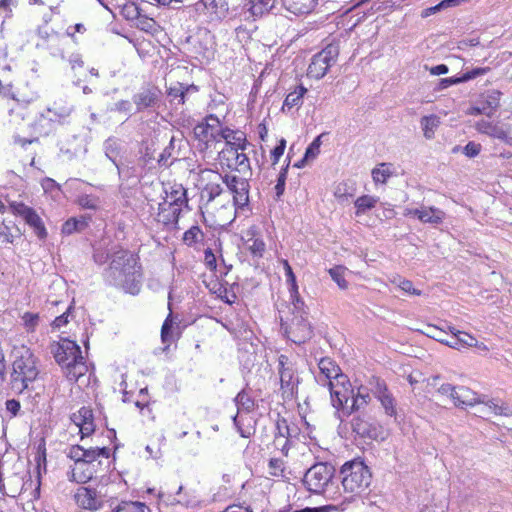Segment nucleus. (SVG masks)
Returning a JSON list of instances; mask_svg holds the SVG:
<instances>
[{
	"instance_id": "44",
	"label": "nucleus",
	"mask_w": 512,
	"mask_h": 512,
	"mask_svg": "<svg viewBox=\"0 0 512 512\" xmlns=\"http://www.w3.org/2000/svg\"><path fill=\"white\" fill-rule=\"evenodd\" d=\"M377 198L370 195H363L356 199L354 202L357 209L356 215L365 213L368 210L373 209L377 204Z\"/></svg>"
},
{
	"instance_id": "36",
	"label": "nucleus",
	"mask_w": 512,
	"mask_h": 512,
	"mask_svg": "<svg viewBox=\"0 0 512 512\" xmlns=\"http://www.w3.org/2000/svg\"><path fill=\"white\" fill-rule=\"evenodd\" d=\"M306 92H307V89L304 86H302V85L297 86L294 91L290 92L286 96L284 103H283L282 110H285L286 108L288 110H290L294 107H300L302 104V98Z\"/></svg>"
},
{
	"instance_id": "31",
	"label": "nucleus",
	"mask_w": 512,
	"mask_h": 512,
	"mask_svg": "<svg viewBox=\"0 0 512 512\" xmlns=\"http://www.w3.org/2000/svg\"><path fill=\"white\" fill-rule=\"evenodd\" d=\"M159 221L166 226L176 225L181 214L180 207L167 206V203H159Z\"/></svg>"
},
{
	"instance_id": "9",
	"label": "nucleus",
	"mask_w": 512,
	"mask_h": 512,
	"mask_svg": "<svg viewBox=\"0 0 512 512\" xmlns=\"http://www.w3.org/2000/svg\"><path fill=\"white\" fill-rule=\"evenodd\" d=\"M218 160L221 166H226L240 174L250 173V161L247 155L243 153L242 148L225 145L218 154Z\"/></svg>"
},
{
	"instance_id": "22",
	"label": "nucleus",
	"mask_w": 512,
	"mask_h": 512,
	"mask_svg": "<svg viewBox=\"0 0 512 512\" xmlns=\"http://www.w3.org/2000/svg\"><path fill=\"white\" fill-rule=\"evenodd\" d=\"M218 124V119L216 117L210 116L206 119L205 122L199 123L194 127L193 133L195 138L205 143L214 140L219 134L217 129Z\"/></svg>"
},
{
	"instance_id": "62",
	"label": "nucleus",
	"mask_w": 512,
	"mask_h": 512,
	"mask_svg": "<svg viewBox=\"0 0 512 512\" xmlns=\"http://www.w3.org/2000/svg\"><path fill=\"white\" fill-rule=\"evenodd\" d=\"M72 309H73V307H72V305H70L63 314L56 317L54 319V321L52 322L53 328L60 329L61 327L67 325L69 323V316H70Z\"/></svg>"
},
{
	"instance_id": "27",
	"label": "nucleus",
	"mask_w": 512,
	"mask_h": 512,
	"mask_svg": "<svg viewBox=\"0 0 512 512\" xmlns=\"http://www.w3.org/2000/svg\"><path fill=\"white\" fill-rule=\"evenodd\" d=\"M95 473V465L79 462V464L71 467V470L68 472V479L72 482L84 484L90 481L95 476Z\"/></svg>"
},
{
	"instance_id": "1",
	"label": "nucleus",
	"mask_w": 512,
	"mask_h": 512,
	"mask_svg": "<svg viewBox=\"0 0 512 512\" xmlns=\"http://www.w3.org/2000/svg\"><path fill=\"white\" fill-rule=\"evenodd\" d=\"M104 276L110 285L120 287L127 293L136 295L140 291L141 266L136 257L126 250H120L113 254Z\"/></svg>"
},
{
	"instance_id": "29",
	"label": "nucleus",
	"mask_w": 512,
	"mask_h": 512,
	"mask_svg": "<svg viewBox=\"0 0 512 512\" xmlns=\"http://www.w3.org/2000/svg\"><path fill=\"white\" fill-rule=\"evenodd\" d=\"M418 217L424 223L439 224L444 219V212L435 207H425L421 209L411 210L409 212Z\"/></svg>"
},
{
	"instance_id": "21",
	"label": "nucleus",
	"mask_w": 512,
	"mask_h": 512,
	"mask_svg": "<svg viewBox=\"0 0 512 512\" xmlns=\"http://www.w3.org/2000/svg\"><path fill=\"white\" fill-rule=\"evenodd\" d=\"M476 129L490 137L499 139L508 145H512L511 130L505 125H499L487 120H480L476 123Z\"/></svg>"
},
{
	"instance_id": "2",
	"label": "nucleus",
	"mask_w": 512,
	"mask_h": 512,
	"mask_svg": "<svg viewBox=\"0 0 512 512\" xmlns=\"http://www.w3.org/2000/svg\"><path fill=\"white\" fill-rule=\"evenodd\" d=\"M50 351L55 361L64 369L69 381H77L85 375L87 366L81 353L80 346L72 340L62 338L50 345Z\"/></svg>"
},
{
	"instance_id": "4",
	"label": "nucleus",
	"mask_w": 512,
	"mask_h": 512,
	"mask_svg": "<svg viewBox=\"0 0 512 512\" xmlns=\"http://www.w3.org/2000/svg\"><path fill=\"white\" fill-rule=\"evenodd\" d=\"M12 364L10 385L13 391L22 393L29 389L39 375L37 358L29 348L23 347Z\"/></svg>"
},
{
	"instance_id": "25",
	"label": "nucleus",
	"mask_w": 512,
	"mask_h": 512,
	"mask_svg": "<svg viewBox=\"0 0 512 512\" xmlns=\"http://www.w3.org/2000/svg\"><path fill=\"white\" fill-rule=\"evenodd\" d=\"M166 198L162 203L167 206L182 207L188 205L187 190L182 184H173L165 189Z\"/></svg>"
},
{
	"instance_id": "32",
	"label": "nucleus",
	"mask_w": 512,
	"mask_h": 512,
	"mask_svg": "<svg viewBox=\"0 0 512 512\" xmlns=\"http://www.w3.org/2000/svg\"><path fill=\"white\" fill-rule=\"evenodd\" d=\"M219 134L225 140V145L242 148V151L246 149L247 140L244 132L224 128L219 131Z\"/></svg>"
},
{
	"instance_id": "39",
	"label": "nucleus",
	"mask_w": 512,
	"mask_h": 512,
	"mask_svg": "<svg viewBox=\"0 0 512 512\" xmlns=\"http://www.w3.org/2000/svg\"><path fill=\"white\" fill-rule=\"evenodd\" d=\"M115 166L121 181H131L132 185L138 182V173L135 166H129L128 164H124L122 162L117 163Z\"/></svg>"
},
{
	"instance_id": "57",
	"label": "nucleus",
	"mask_w": 512,
	"mask_h": 512,
	"mask_svg": "<svg viewBox=\"0 0 512 512\" xmlns=\"http://www.w3.org/2000/svg\"><path fill=\"white\" fill-rule=\"evenodd\" d=\"M173 326V321L171 318V313L165 319L162 328H161V340L163 343H170L171 340V330Z\"/></svg>"
},
{
	"instance_id": "54",
	"label": "nucleus",
	"mask_w": 512,
	"mask_h": 512,
	"mask_svg": "<svg viewBox=\"0 0 512 512\" xmlns=\"http://www.w3.org/2000/svg\"><path fill=\"white\" fill-rule=\"evenodd\" d=\"M24 326L28 332H34L39 323V314L26 312L22 316Z\"/></svg>"
},
{
	"instance_id": "17",
	"label": "nucleus",
	"mask_w": 512,
	"mask_h": 512,
	"mask_svg": "<svg viewBox=\"0 0 512 512\" xmlns=\"http://www.w3.org/2000/svg\"><path fill=\"white\" fill-rule=\"evenodd\" d=\"M327 387L329 388L332 405L337 409L346 410V413L349 410L348 402L353 396V388L351 387L350 382L348 383H338V382H328Z\"/></svg>"
},
{
	"instance_id": "26",
	"label": "nucleus",
	"mask_w": 512,
	"mask_h": 512,
	"mask_svg": "<svg viewBox=\"0 0 512 512\" xmlns=\"http://www.w3.org/2000/svg\"><path fill=\"white\" fill-rule=\"evenodd\" d=\"M352 431L362 438H377V427L364 415H357L351 421Z\"/></svg>"
},
{
	"instance_id": "56",
	"label": "nucleus",
	"mask_w": 512,
	"mask_h": 512,
	"mask_svg": "<svg viewBox=\"0 0 512 512\" xmlns=\"http://www.w3.org/2000/svg\"><path fill=\"white\" fill-rule=\"evenodd\" d=\"M288 167H289V164H287L286 167L280 171L278 178H277V183L275 185V192H276V197L278 199L283 195V193L285 191Z\"/></svg>"
},
{
	"instance_id": "40",
	"label": "nucleus",
	"mask_w": 512,
	"mask_h": 512,
	"mask_svg": "<svg viewBox=\"0 0 512 512\" xmlns=\"http://www.w3.org/2000/svg\"><path fill=\"white\" fill-rule=\"evenodd\" d=\"M88 226V219L85 217L70 218L62 225V233L66 235H71L74 232L83 231Z\"/></svg>"
},
{
	"instance_id": "14",
	"label": "nucleus",
	"mask_w": 512,
	"mask_h": 512,
	"mask_svg": "<svg viewBox=\"0 0 512 512\" xmlns=\"http://www.w3.org/2000/svg\"><path fill=\"white\" fill-rule=\"evenodd\" d=\"M230 0H199L195 10L207 16L211 21H220L229 14Z\"/></svg>"
},
{
	"instance_id": "28",
	"label": "nucleus",
	"mask_w": 512,
	"mask_h": 512,
	"mask_svg": "<svg viewBox=\"0 0 512 512\" xmlns=\"http://www.w3.org/2000/svg\"><path fill=\"white\" fill-rule=\"evenodd\" d=\"M285 9L295 15L310 13L318 0H280Z\"/></svg>"
},
{
	"instance_id": "19",
	"label": "nucleus",
	"mask_w": 512,
	"mask_h": 512,
	"mask_svg": "<svg viewBox=\"0 0 512 512\" xmlns=\"http://www.w3.org/2000/svg\"><path fill=\"white\" fill-rule=\"evenodd\" d=\"M76 504L85 510L97 511L103 506L101 495L92 488L79 487L74 495Z\"/></svg>"
},
{
	"instance_id": "7",
	"label": "nucleus",
	"mask_w": 512,
	"mask_h": 512,
	"mask_svg": "<svg viewBox=\"0 0 512 512\" xmlns=\"http://www.w3.org/2000/svg\"><path fill=\"white\" fill-rule=\"evenodd\" d=\"M214 177H217L222 180V182L227 186L229 190L228 196L231 194L233 198V203L231 207L234 208V211L237 209H244L249 204V182L245 177H239L234 174H225L222 176L221 174L215 173L213 171H209Z\"/></svg>"
},
{
	"instance_id": "63",
	"label": "nucleus",
	"mask_w": 512,
	"mask_h": 512,
	"mask_svg": "<svg viewBox=\"0 0 512 512\" xmlns=\"http://www.w3.org/2000/svg\"><path fill=\"white\" fill-rule=\"evenodd\" d=\"M480 151L481 145L473 141L468 142L463 148V153L470 158L477 156L480 153Z\"/></svg>"
},
{
	"instance_id": "42",
	"label": "nucleus",
	"mask_w": 512,
	"mask_h": 512,
	"mask_svg": "<svg viewBox=\"0 0 512 512\" xmlns=\"http://www.w3.org/2000/svg\"><path fill=\"white\" fill-rule=\"evenodd\" d=\"M204 240V232L200 229L199 226H192L188 229L183 235V241L188 246H193L195 244L201 243Z\"/></svg>"
},
{
	"instance_id": "24",
	"label": "nucleus",
	"mask_w": 512,
	"mask_h": 512,
	"mask_svg": "<svg viewBox=\"0 0 512 512\" xmlns=\"http://www.w3.org/2000/svg\"><path fill=\"white\" fill-rule=\"evenodd\" d=\"M72 421L79 427L82 438L91 435L95 426L93 423V412L88 407H82L71 417Z\"/></svg>"
},
{
	"instance_id": "34",
	"label": "nucleus",
	"mask_w": 512,
	"mask_h": 512,
	"mask_svg": "<svg viewBox=\"0 0 512 512\" xmlns=\"http://www.w3.org/2000/svg\"><path fill=\"white\" fill-rule=\"evenodd\" d=\"M198 89L195 85L184 86L182 83H176V85L168 88L167 94L170 102L177 101L178 104L185 103V96L190 91L196 92Z\"/></svg>"
},
{
	"instance_id": "5",
	"label": "nucleus",
	"mask_w": 512,
	"mask_h": 512,
	"mask_svg": "<svg viewBox=\"0 0 512 512\" xmlns=\"http://www.w3.org/2000/svg\"><path fill=\"white\" fill-rule=\"evenodd\" d=\"M341 484L345 493L360 496L371 484L372 473L360 459L345 462L339 471Z\"/></svg>"
},
{
	"instance_id": "61",
	"label": "nucleus",
	"mask_w": 512,
	"mask_h": 512,
	"mask_svg": "<svg viewBox=\"0 0 512 512\" xmlns=\"http://www.w3.org/2000/svg\"><path fill=\"white\" fill-rule=\"evenodd\" d=\"M67 456L74 461V465L79 464V462H85V459H83V447L80 445L71 446Z\"/></svg>"
},
{
	"instance_id": "12",
	"label": "nucleus",
	"mask_w": 512,
	"mask_h": 512,
	"mask_svg": "<svg viewBox=\"0 0 512 512\" xmlns=\"http://www.w3.org/2000/svg\"><path fill=\"white\" fill-rule=\"evenodd\" d=\"M278 365L283 395H286V397H293L299 383V380L296 377V370L293 364L289 361V358L283 354L278 357Z\"/></svg>"
},
{
	"instance_id": "16",
	"label": "nucleus",
	"mask_w": 512,
	"mask_h": 512,
	"mask_svg": "<svg viewBox=\"0 0 512 512\" xmlns=\"http://www.w3.org/2000/svg\"><path fill=\"white\" fill-rule=\"evenodd\" d=\"M327 387L329 388L332 405L337 409L346 410V413L349 410L348 402L353 396V388L351 387L350 382L348 383H338V382H328Z\"/></svg>"
},
{
	"instance_id": "45",
	"label": "nucleus",
	"mask_w": 512,
	"mask_h": 512,
	"mask_svg": "<svg viewBox=\"0 0 512 512\" xmlns=\"http://www.w3.org/2000/svg\"><path fill=\"white\" fill-rule=\"evenodd\" d=\"M485 410L495 414V415H502L509 417L512 415V408L506 404L499 405L498 403L494 402L493 400H485L484 403Z\"/></svg>"
},
{
	"instance_id": "20",
	"label": "nucleus",
	"mask_w": 512,
	"mask_h": 512,
	"mask_svg": "<svg viewBox=\"0 0 512 512\" xmlns=\"http://www.w3.org/2000/svg\"><path fill=\"white\" fill-rule=\"evenodd\" d=\"M449 329L451 335L449 336V340H445L447 346L457 350L468 347H477L481 350L488 351V347L484 343L478 342L474 336L457 330L454 327H449Z\"/></svg>"
},
{
	"instance_id": "18",
	"label": "nucleus",
	"mask_w": 512,
	"mask_h": 512,
	"mask_svg": "<svg viewBox=\"0 0 512 512\" xmlns=\"http://www.w3.org/2000/svg\"><path fill=\"white\" fill-rule=\"evenodd\" d=\"M160 94L161 92L156 86L146 85L141 87L132 97L136 111L141 112L145 109L155 107L159 101Z\"/></svg>"
},
{
	"instance_id": "8",
	"label": "nucleus",
	"mask_w": 512,
	"mask_h": 512,
	"mask_svg": "<svg viewBox=\"0 0 512 512\" xmlns=\"http://www.w3.org/2000/svg\"><path fill=\"white\" fill-rule=\"evenodd\" d=\"M338 55V44H328L323 50L313 56L308 66L307 75L314 79L323 78L329 68L336 62Z\"/></svg>"
},
{
	"instance_id": "10",
	"label": "nucleus",
	"mask_w": 512,
	"mask_h": 512,
	"mask_svg": "<svg viewBox=\"0 0 512 512\" xmlns=\"http://www.w3.org/2000/svg\"><path fill=\"white\" fill-rule=\"evenodd\" d=\"M10 208L14 214L24 219L26 224L34 230V233L40 240H45L47 238L48 233L44 222L33 208L22 202H12L10 203Z\"/></svg>"
},
{
	"instance_id": "35",
	"label": "nucleus",
	"mask_w": 512,
	"mask_h": 512,
	"mask_svg": "<svg viewBox=\"0 0 512 512\" xmlns=\"http://www.w3.org/2000/svg\"><path fill=\"white\" fill-rule=\"evenodd\" d=\"M104 151L106 157L112 161L114 165L119 163L117 158L122 151L121 141L115 137H110L104 142Z\"/></svg>"
},
{
	"instance_id": "43",
	"label": "nucleus",
	"mask_w": 512,
	"mask_h": 512,
	"mask_svg": "<svg viewBox=\"0 0 512 512\" xmlns=\"http://www.w3.org/2000/svg\"><path fill=\"white\" fill-rule=\"evenodd\" d=\"M283 266L285 270V277L288 284H290V295L291 300H294V298H300L298 293V286L296 282V276L292 270V267L288 263L287 260H283Z\"/></svg>"
},
{
	"instance_id": "13",
	"label": "nucleus",
	"mask_w": 512,
	"mask_h": 512,
	"mask_svg": "<svg viewBox=\"0 0 512 512\" xmlns=\"http://www.w3.org/2000/svg\"><path fill=\"white\" fill-rule=\"evenodd\" d=\"M73 105L65 99L55 100L49 105L39 117V124L43 126V122L47 121L51 125L62 124L72 113Z\"/></svg>"
},
{
	"instance_id": "47",
	"label": "nucleus",
	"mask_w": 512,
	"mask_h": 512,
	"mask_svg": "<svg viewBox=\"0 0 512 512\" xmlns=\"http://www.w3.org/2000/svg\"><path fill=\"white\" fill-rule=\"evenodd\" d=\"M501 95L502 93L500 91L493 90L485 96L483 101H481V103L484 104L486 109L489 111L488 116H491L499 107Z\"/></svg>"
},
{
	"instance_id": "46",
	"label": "nucleus",
	"mask_w": 512,
	"mask_h": 512,
	"mask_svg": "<svg viewBox=\"0 0 512 512\" xmlns=\"http://www.w3.org/2000/svg\"><path fill=\"white\" fill-rule=\"evenodd\" d=\"M224 194V190L219 183L210 182L207 183L202 190V197L207 198V202L214 201L217 197Z\"/></svg>"
},
{
	"instance_id": "30",
	"label": "nucleus",
	"mask_w": 512,
	"mask_h": 512,
	"mask_svg": "<svg viewBox=\"0 0 512 512\" xmlns=\"http://www.w3.org/2000/svg\"><path fill=\"white\" fill-rule=\"evenodd\" d=\"M279 1L280 0H249L248 3L244 5V8L247 9L251 16L260 17L272 11Z\"/></svg>"
},
{
	"instance_id": "51",
	"label": "nucleus",
	"mask_w": 512,
	"mask_h": 512,
	"mask_svg": "<svg viewBox=\"0 0 512 512\" xmlns=\"http://www.w3.org/2000/svg\"><path fill=\"white\" fill-rule=\"evenodd\" d=\"M428 337L433 338L443 344H446L445 340H449V336L444 330L439 329L434 325H427L426 331L424 332Z\"/></svg>"
},
{
	"instance_id": "48",
	"label": "nucleus",
	"mask_w": 512,
	"mask_h": 512,
	"mask_svg": "<svg viewBox=\"0 0 512 512\" xmlns=\"http://www.w3.org/2000/svg\"><path fill=\"white\" fill-rule=\"evenodd\" d=\"M347 269L344 266H335L329 269V275L338 285V287L342 290L348 288V282L345 280V272Z\"/></svg>"
},
{
	"instance_id": "50",
	"label": "nucleus",
	"mask_w": 512,
	"mask_h": 512,
	"mask_svg": "<svg viewBox=\"0 0 512 512\" xmlns=\"http://www.w3.org/2000/svg\"><path fill=\"white\" fill-rule=\"evenodd\" d=\"M248 250L253 257L261 258L265 252V243L259 238H250L247 241Z\"/></svg>"
},
{
	"instance_id": "15",
	"label": "nucleus",
	"mask_w": 512,
	"mask_h": 512,
	"mask_svg": "<svg viewBox=\"0 0 512 512\" xmlns=\"http://www.w3.org/2000/svg\"><path fill=\"white\" fill-rule=\"evenodd\" d=\"M318 367L320 370L319 376L316 377L318 383L327 386L328 382L348 383V378L341 372L340 367L330 358H322Z\"/></svg>"
},
{
	"instance_id": "60",
	"label": "nucleus",
	"mask_w": 512,
	"mask_h": 512,
	"mask_svg": "<svg viewBox=\"0 0 512 512\" xmlns=\"http://www.w3.org/2000/svg\"><path fill=\"white\" fill-rule=\"evenodd\" d=\"M489 71H490L489 67L474 68L471 71H468L461 76L462 82L463 83L468 82L472 79L477 78L478 76L487 74Z\"/></svg>"
},
{
	"instance_id": "59",
	"label": "nucleus",
	"mask_w": 512,
	"mask_h": 512,
	"mask_svg": "<svg viewBox=\"0 0 512 512\" xmlns=\"http://www.w3.org/2000/svg\"><path fill=\"white\" fill-rule=\"evenodd\" d=\"M289 423L285 418H279L276 422L274 437L289 438Z\"/></svg>"
},
{
	"instance_id": "58",
	"label": "nucleus",
	"mask_w": 512,
	"mask_h": 512,
	"mask_svg": "<svg viewBox=\"0 0 512 512\" xmlns=\"http://www.w3.org/2000/svg\"><path fill=\"white\" fill-rule=\"evenodd\" d=\"M321 135L317 136L312 143L306 148L305 158L315 159L320 152Z\"/></svg>"
},
{
	"instance_id": "11",
	"label": "nucleus",
	"mask_w": 512,
	"mask_h": 512,
	"mask_svg": "<svg viewBox=\"0 0 512 512\" xmlns=\"http://www.w3.org/2000/svg\"><path fill=\"white\" fill-rule=\"evenodd\" d=\"M370 390L374 397L381 403L386 415L395 417L396 400L392 393L389 391L387 384L379 377L372 376L369 380Z\"/></svg>"
},
{
	"instance_id": "55",
	"label": "nucleus",
	"mask_w": 512,
	"mask_h": 512,
	"mask_svg": "<svg viewBox=\"0 0 512 512\" xmlns=\"http://www.w3.org/2000/svg\"><path fill=\"white\" fill-rule=\"evenodd\" d=\"M293 445V440L290 438H281L274 437L273 446L275 449L280 450L284 456H287L291 446Z\"/></svg>"
},
{
	"instance_id": "3",
	"label": "nucleus",
	"mask_w": 512,
	"mask_h": 512,
	"mask_svg": "<svg viewBox=\"0 0 512 512\" xmlns=\"http://www.w3.org/2000/svg\"><path fill=\"white\" fill-rule=\"evenodd\" d=\"M281 329L289 340L295 344L305 343L312 337L313 331L307 321L304 301L301 298H294L288 306V313L282 315L279 310Z\"/></svg>"
},
{
	"instance_id": "38",
	"label": "nucleus",
	"mask_w": 512,
	"mask_h": 512,
	"mask_svg": "<svg viewBox=\"0 0 512 512\" xmlns=\"http://www.w3.org/2000/svg\"><path fill=\"white\" fill-rule=\"evenodd\" d=\"M354 184L349 181H343L337 184L334 190V196L339 202H347L355 195Z\"/></svg>"
},
{
	"instance_id": "6",
	"label": "nucleus",
	"mask_w": 512,
	"mask_h": 512,
	"mask_svg": "<svg viewBox=\"0 0 512 512\" xmlns=\"http://www.w3.org/2000/svg\"><path fill=\"white\" fill-rule=\"evenodd\" d=\"M335 468L327 462H319L311 466L303 477V484L309 492L323 494L332 482Z\"/></svg>"
},
{
	"instance_id": "64",
	"label": "nucleus",
	"mask_w": 512,
	"mask_h": 512,
	"mask_svg": "<svg viewBox=\"0 0 512 512\" xmlns=\"http://www.w3.org/2000/svg\"><path fill=\"white\" fill-rule=\"evenodd\" d=\"M285 147L286 141L285 139H281L279 141V144L273 148V150L271 151V158L273 160V164H276L279 161L280 157L284 153Z\"/></svg>"
},
{
	"instance_id": "52",
	"label": "nucleus",
	"mask_w": 512,
	"mask_h": 512,
	"mask_svg": "<svg viewBox=\"0 0 512 512\" xmlns=\"http://www.w3.org/2000/svg\"><path fill=\"white\" fill-rule=\"evenodd\" d=\"M121 13L128 20L138 19L141 15L140 8L134 2L125 3Z\"/></svg>"
},
{
	"instance_id": "49",
	"label": "nucleus",
	"mask_w": 512,
	"mask_h": 512,
	"mask_svg": "<svg viewBox=\"0 0 512 512\" xmlns=\"http://www.w3.org/2000/svg\"><path fill=\"white\" fill-rule=\"evenodd\" d=\"M77 203L83 209L96 211L100 207V199L94 195L84 194L78 197Z\"/></svg>"
},
{
	"instance_id": "41",
	"label": "nucleus",
	"mask_w": 512,
	"mask_h": 512,
	"mask_svg": "<svg viewBox=\"0 0 512 512\" xmlns=\"http://www.w3.org/2000/svg\"><path fill=\"white\" fill-rule=\"evenodd\" d=\"M439 123V118L436 115L422 117L421 127L425 138L431 139L434 137L435 129L438 127Z\"/></svg>"
},
{
	"instance_id": "53",
	"label": "nucleus",
	"mask_w": 512,
	"mask_h": 512,
	"mask_svg": "<svg viewBox=\"0 0 512 512\" xmlns=\"http://www.w3.org/2000/svg\"><path fill=\"white\" fill-rule=\"evenodd\" d=\"M235 403L238 408H243L246 411H250L254 407L253 400L248 396L245 390L240 391L235 397Z\"/></svg>"
},
{
	"instance_id": "23",
	"label": "nucleus",
	"mask_w": 512,
	"mask_h": 512,
	"mask_svg": "<svg viewBox=\"0 0 512 512\" xmlns=\"http://www.w3.org/2000/svg\"><path fill=\"white\" fill-rule=\"evenodd\" d=\"M452 401L457 407L474 406L484 403V396L478 395L468 387L456 386Z\"/></svg>"
},
{
	"instance_id": "33",
	"label": "nucleus",
	"mask_w": 512,
	"mask_h": 512,
	"mask_svg": "<svg viewBox=\"0 0 512 512\" xmlns=\"http://www.w3.org/2000/svg\"><path fill=\"white\" fill-rule=\"evenodd\" d=\"M370 401L371 396L369 393V389L365 386H360L357 389V393L353 392L351 405L349 406L347 415H351L353 412L363 409L370 403Z\"/></svg>"
},
{
	"instance_id": "37",
	"label": "nucleus",
	"mask_w": 512,
	"mask_h": 512,
	"mask_svg": "<svg viewBox=\"0 0 512 512\" xmlns=\"http://www.w3.org/2000/svg\"><path fill=\"white\" fill-rule=\"evenodd\" d=\"M110 512H150V508L138 501H121Z\"/></svg>"
}]
</instances>
